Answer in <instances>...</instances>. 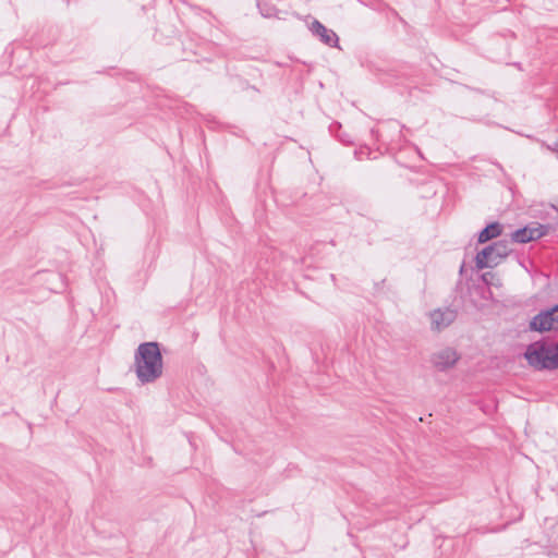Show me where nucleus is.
Returning <instances> with one entry per match:
<instances>
[{
    "mask_svg": "<svg viewBox=\"0 0 558 558\" xmlns=\"http://www.w3.org/2000/svg\"><path fill=\"white\" fill-rule=\"evenodd\" d=\"M134 371L142 385L155 383L162 376L163 360L158 342H143L137 347Z\"/></svg>",
    "mask_w": 558,
    "mask_h": 558,
    "instance_id": "1",
    "label": "nucleus"
},
{
    "mask_svg": "<svg viewBox=\"0 0 558 558\" xmlns=\"http://www.w3.org/2000/svg\"><path fill=\"white\" fill-rule=\"evenodd\" d=\"M524 356L535 369H558V343L554 340L543 339L529 344Z\"/></svg>",
    "mask_w": 558,
    "mask_h": 558,
    "instance_id": "2",
    "label": "nucleus"
},
{
    "mask_svg": "<svg viewBox=\"0 0 558 558\" xmlns=\"http://www.w3.org/2000/svg\"><path fill=\"white\" fill-rule=\"evenodd\" d=\"M510 244L511 241L502 239L484 247L475 256L476 268L484 269L498 265L502 258L510 254Z\"/></svg>",
    "mask_w": 558,
    "mask_h": 558,
    "instance_id": "3",
    "label": "nucleus"
},
{
    "mask_svg": "<svg viewBox=\"0 0 558 558\" xmlns=\"http://www.w3.org/2000/svg\"><path fill=\"white\" fill-rule=\"evenodd\" d=\"M531 331L545 332L558 329V304L541 311L529 324Z\"/></svg>",
    "mask_w": 558,
    "mask_h": 558,
    "instance_id": "4",
    "label": "nucleus"
},
{
    "mask_svg": "<svg viewBox=\"0 0 558 558\" xmlns=\"http://www.w3.org/2000/svg\"><path fill=\"white\" fill-rule=\"evenodd\" d=\"M460 356L452 348H444L430 356L433 366L439 372H445L456 365Z\"/></svg>",
    "mask_w": 558,
    "mask_h": 558,
    "instance_id": "5",
    "label": "nucleus"
},
{
    "mask_svg": "<svg viewBox=\"0 0 558 558\" xmlns=\"http://www.w3.org/2000/svg\"><path fill=\"white\" fill-rule=\"evenodd\" d=\"M457 318V311L451 307L437 308L430 313L432 329L440 331Z\"/></svg>",
    "mask_w": 558,
    "mask_h": 558,
    "instance_id": "6",
    "label": "nucleus"
},
{
    "mask_svg": "<svg viewBox=\"0 0 558 558\" xmlns=\"http://www.w3.org/2000/svg\"><path fill=\"white\" fill-rule=\"evenodd\" d=\"M546 234V227L538 225L537 227H523L511 233V242L527 243L541 239Z\"/></svg>",
    "mask_w": 558,
    "mask_h": 558,
    "instance_id": "7",
    "label": "nucleus"
},
{
    "mask_svg": "<svg viewBox=\"0 0 558 558\" xmlns=\"http://www.w3.org/2000/svg\"><path fill=\"white\" fill-rule=\"evenodd\" d=\"M311 33L317 37L323 44L329 47H338L339 37L332 31L327 28L323 23L318 20H314L310 25Z\"/></svg>",
    "mask_w": 558,
    "mask_h": 558,
    "instance_id": "8",
    "label": "nucleus"
},
{
    "mask_svg": "<svg viewBox=\"0 0 558 558\" xmlns=\"http://www.w3.org/2000/svg\"><path fill=\"white\" fill-rule=\"evenodd\" d=\"M501 232L502 226L499 222H490L478 233L477 241L478 243H486L493 239L498 238Z\"/></svg>",
    "mask_w": 558,
    "mask_h": 558,
    "instance_id": "9",
    "label": "nucleus"
},
{
    "mask_svg": "<svg viewBox=\"0 0 558 558\" xmlns=\"http://www.w3.org/2000/svg\"><path fill=\"white\" fill-rule=\"evenodd\" d=\"M355 158L359 160L373 159L372 150L368 147H361L354 151Z\"/></svg>",
    "mask_w": 558,
    "mask_h": 558,
    "instance_id": "10",
    "label": "nucleus"
},
{
    "mask_svg": "<svg viewBox=\"0 0 558 558\" xmlns=\"http://www.w3.org/2000/svg\"><path fill=\"white\" fill-rule=\"evenodd\" d=\"M259 12L265 17H271L275 14V9L272 7H268L266 4L257 3Z\"/></svg>",
    "mask_w": 558,
    "mask_h": 558,
    "instance_id": "11",
    "label": "nucleus"
},
{
    "mask_svg": "<svg viewBox=\"0 0 558 558\" xmlns=\"http://www.w3.org/2000/svg\"><path fill=\"white\" fill-rule=\"evenodd\" d=\"M372 134L373 136L377 140V141H383L385 142V129H378V130H372Z\"/></svg>",
    "mask_w": 558,
    "mask_h": 558,
    "instance_id": "12",
    "label": "nucleus"
},
{
    "mask_svg": "<svg viewBox=\"0 0 558 558\" xmlns=\"http://www.w3.org/2000/svg\"><path fill=\"white\" fill-rule=\"evenodd\" d=\"M387 128L390 130L397 131L399 137L402 136V130L398 123H396V122L389 123V124H387Z\"/></svg>",
    "mask_w": 558,
    "mask_h": 558,
    "instance_id": "13",
    "label": "nucleus"
},
{
    "mask_svg": "<svg viewBox=\"0 0 558 558\" xmlns=\"http://www.w3.org/2000/svg\"><path fill=\"white\" fill-rule=\"evenodd\" d=\"M337 137L343 144H351L352 143L351 137L348 134H345V133L337 134Z\"/></svg>",
    "mask_w": 558,
    "mask_h": 558,
    "instance_id": "14",
    "label": "nucleus"
},
{
    "mask_svg": "<svg viewBox=\"0 0 558 558\" xmlns=\"http://www.w3.org/2000/svg\"><path fill=\"white\" fill-rule=\"evenodd\" d=\"M329 130H330L331 133H335L336 131H340L341 130V124L338 123V122H335V123H332L329 126Z\"/></svg>",
    "mask_w": 558,
    "mask_h": 558,
    "instance_id": "15",
    "label": "nucleus"
},
{
    "mask_svg": "<svg viewBox=\"0 0 558 558\" xmlns=\"http://www.w3.org/2000/svg\"><path fill=\"white\" fill-rule=\"evenodd\" d=\"M547 149L553 153H558V141L554 143L553 145H546Z\"/></svg>",
    "mask_w": 558,
    "mask_h": 558,
    "instance_id": "16",
    "label": "nucleus"
},
{
    "mask_svg": "<svg viewBox=\"0 0 558 558\" xmlns=\"http://www.w3.org/2000/svg\"><path fill=\"white\" fill-rule=\"evenodd\" d=\"M555 209L558 211V206H557V207H555Z\"/></svg>",
    "mask_w": 558,
    "mask_h": 558,
    "instance_id": "17",
    "label": "nucleus"
}]
</instances>
